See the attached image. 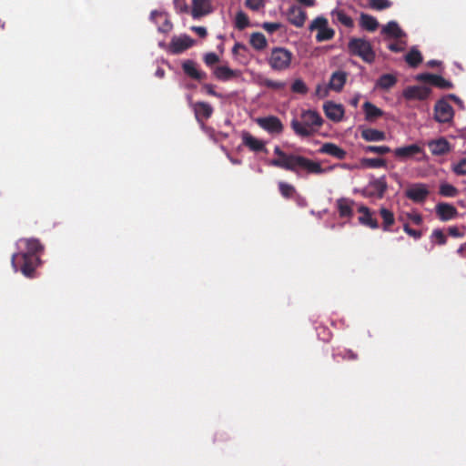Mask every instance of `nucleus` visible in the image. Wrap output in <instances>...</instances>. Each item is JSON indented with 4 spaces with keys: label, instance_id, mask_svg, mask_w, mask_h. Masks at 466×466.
Masks as SVG:
<instances>
[{
    "label": "nucleus",
    "instance_id": "nucleus-53",
    "mask_svg": "<svg viewBox=\"0 0 466 466\" xmlns=\"http://www.w3.org/2000/svg\"><path fill=\"white\" fill-rule=\"evenodd\" d=\"M448 234L453 238H461L464 233L458 227L452 226L448 228Z\"/></svg>",
    "mask_w": 466,
    "mask_h": 466
},
{
    "label": "nucleus",
    "instance_id": "nucleus-28",
    "mask_svg": "<svg viewBox=\"0 0 466 466\" xmlns=\"http://www.w3.org/2000/svg\"><path fill=\"white\" fill-rule=\"evenodd\" d=\"M431 94V88L427 86H410V99L426 100Z\"/></svg>",
    "mask_w": 466,
    "mask_h": 466
},
{
    "label": "nucleus",
    "instance_id": "nucleus-8",
    "mask_svg": "<svg viewBox=\"0 0 466 466\" xmlns=\"http://www.w3.org/2000/svg\"><path fill=\"white\" fill-rule=\"evenodd\" d=\"M415 78L418 81L431 84L441 89H451L453 87V84L451 81L443 78L441 76L439 75L422 73L417 75Z\"/></svg>",
    "mask_w": 466,
    "mask_h": 466
},
{
    "label": "nucleus",
    "instance_id": "nucleus-57",
    "mask_svg": "<svg viewBox=\"0 0 466 466\" xmlns=\"http://www.w3.org/2000/svg\"><path fill=\"white\" fill-rule=\"evenodd\" d=\"M240 49H241V50H247V47H246V46H245L244 44H242V43H239V42L236 43V44L234 45L233 48H232V54H233V55H237V54H238V50H240Z\"/></svg>",
    "mask_w": 466,
    "mask_h": 466
},
{
    "label": "nucleus",
    "instance_id": "nucleus-9",
    "mask_svg": "<svg viewBox=\"0 0 466 466\" xmlns=\"http://www.w3.org/2000/svg\"><path fill=\"white\" fill-rule=\"evenodd\" d=\"M452 106L444 99L439 100L434 107V116L436 121L440 123H448L453 117Z\"/></svg>",
    "mask_w": 466,
    "mask_h": 466
},
{
    "label": "nucleus",
    "instance_id": "nucleus-48",
    "mask_svg": "<svg viewBox=\"0 0 466 466\" xmlns=\"http://www.w3.org/2000/svg\"><path fill=\"white\" fill-rule=\"evenodd\" d=\"M339 356L345 360H357L359 358L358 354L350 349H346L343 351L339 352Z\"/></svg>",
    "mask_w": 466,
    "mask_h": 466
},
{
    "label": "nucleus",
    "instance_id": "nucleus-38",
    "mask_svg": "<svg viewBox=\"0 0 466 466\" xmlns=\"http://www.w3.org/2000/svg\"><path fill=\"white\" fill-rule=\"evenodd\" d=\"M150 16L152 19L155 18L156 16H160V17L164 18L163 25L158 27L159 32L166 34V33H168L171 31V29L173 27L172 23L166 17V15H164L163 13L154 10L151 12Z\"/></svg>",
    "mask_w": 466,
    "mask_h": 466
},
{
    "label": "nucleus",
    "instance_id": "nucleus-56",
    "mask_svg": "<svg viewBox=\"0 0 466 466\" xmlns=\"http://www.w3.org/2000/svg\"><path fill=\"white\" fill-rule=\"evenodd\" d=\"M395 156L399 157H408V146H403L395 149Z\"/></svg>",
    "mask_w": 466,
    "mask_h": 466
},
{
    "label": "nucleus",
    "instance_id": "nucleus-24",
    "mask_svg": "<svg viewBox=\"0 0 466 466\" xmlns=\"http://www.w3.org/2000/svg\"><path fill=\"white\" fill-rule=\"evenodd\" d=\"M428 147L434 156H442L450 152L451 147L449 142L441 137L437 140H432L428 143Z\"/></svg>",
    "mask_w": 466,
    "mask_h": 466
},
{
    "label": "nucleus",
    "instance_id": "nucleus-13",
    "mask_svg": "<svg viewBox=\"0 0 466 466\" xmlns=\"http://www.w3.org/2000/svg\"><path fill=\"white\" fill-rule=\"evenodd\" d=\"M438 218L441 221H449L458 217L457 208L449 203L440 202L435 207Z\"/></svg>",
    "mask_w": 466,
    "mask_h": 466
},
{
    "label": "nucleus",
    "instance_id": "nucleus-60",
    "mask_svg": "<svg viewBox=\"0 0 466 466\" xmlns=\"http://www.w3.org/2000/svg\"><path fill=\"white\" fill-rule=\"evenodd\" d=\"M420 151V148L417 145H410V156L415 155Z\"/></svg>",
    "mask_w": 466,
    "mask_h": 466
},
{
    "label": "nucleus",
    "instance_id": "nucleus-6",
    "mask_svg": "<svg viewBox=\"0 0 466 466\" xmlns=\"http://www.w3.org/2000/svg\"><path fill=\"white\" fill-rule=\"evenodd\" d=\"M328 24V19L324 16H318L310 23L309 30L311 32L318 30L316 35L317 42L329 41L334 37L335 31L329 27Z\"/></svg>",
    "mask_w": 466,
    "mask_h": 466
},
{
    "label": "nucleus",
    "instance_id": "nucleus-51",
    "mask_svg": "<svg viewBox=\"0 0 466 466\" xmlns=\"http://www.w3.org/2000/svg\"><path fill=\"white\" fill-rule=\"evenodd\" d=\"M203 89H205L206 92L212 96H216V97H219V98L222 97V95L216 92L214 89V86L211 84H204Z\"/></svg>",
    "mask_w": 466,
    "mask_h": 466
},
{
    "label": "nucleus",
    "instance_id": "nucleus-4",
    "mask_svg": "<svg viewBox=\"0 0 466 466\" xmlns=\"http://www.w3.org/2000/svg\"><path fill=\"white\" fill-rule=\"evenodd\" d=\"M347 48L350 56H359L368 64L373 63L376 58L371 44L365 38L351 37Z\"/></svg>",
    "mask_w": 466,
    "mask_h": 466
},
{
    "label": "nucleus",
    "instance_id": "nucleus-17",
    "mask_svg": "<svg viewBox=\"0 0 466 466\" xmlns=\"http://www.w3.org/2000/svg\"><path fill=\"white\" fill-rule=\"evenodd\" d=\"M323 110L326 116L334 122H339L343 118L344 108L342 105L335 104L332 101H327L323 105Z\"/></svg>",
    "mask_w": 466,
    "mask_h": 466
},
{
    "label": "nucleus",
    "instance_id": "nucleus-20",
    "mask_svg": "<svg viewBox=\"0 0 466 466\" xmlns=\"http://www.w3.org/2000/svg\"><path fill=\"white\" fill-rule=\"evenodd\" d=\"M319 152L331 156L339 160L345 159L347 156V152L343 148L330 142L324 143L319 149Z\"/></svg>",
    "mask_w": 466,
    "mask_h": 466
},
{
    "label": "nucleus",
    "instance_id": "nucleus-5",
    "mask_svg": "<svg viewBox=\"0 0 466 466\" xmlns=\"http://www.w3.org/2000/svg\"><path fill=\"white\" fill-rule=\"evenodd\" d=\"M293 59L291 51L285 47H273L268 57V63L274 71H285L290 67Z\"/></svg>",
    "mask_w": 466,
    "mask_h": 466
},
{
    "label": "nucleus",
    "instance_id": "nucleus-35",
    "mask_svg": "<svg viewBox=\"0 0 466 466\" xmlns=\"http://www.w3.org/2000/svg\"><path fill=\"white\" fill-rule=\"evenodd\" d=\"M279 190L285 198H291L296 194L295 187L284 181L279 182Z\"/></svg>",
    "mask_w": 466,
    "mask_h": 466
},
{
    "label": "nucleus",
    "instance_id": "nucleus-32",
    "mask_svg": "<svg viewBox=\"0 0 466 466\" xmlns=\"http://www.w3.org/2000/svg\"><path fill=\"white\" fill-rule=\"evenodd\" d=\"M363 110L368 121H373L383 115L382 110L370 102H365L363 104Z\"/></svg>",
    "mask_w": 466,
    "mask_h": 466
},
{
    "label": "nucleus",
    "instance_id": "nucleus-26",
    "mask_svg": "<svg viewBox=\"0 0 466 466\" xmlns=\"http://www.w3.org/2000/svg\"><path fill=\"white\" fill-rule=\"evenodd\" d=\"M381 34L388 38L393 39H398L405 35L399 25L394 21H390L384 25L381 29Z\"/></svg>",
    "mask_w": 466,
    "mask_h": 466
},
{
    "label": "nucleus",
    "instance_id": "nucleus-59",
    "mask_svg": "<svg viewBox=\"0 0 466 466\" xmlns=\"http://www.w3.org/2000/svg\"><path fill=\"white\" fill-rule=\"evenodd\" d=\"M420 236L421 231L410 228V237H413L415 239H418L420 238Z\"/></svg>",
    "mask_w": 466,
    "mask_h": 466
},
{
    "label": "nucleus",
    "instance_id": "nucleus-47",
    "mask_svg": "<svg viewBox=\"0 0 466 466\" xmlns=\"http://www.w3.org/2000/svg\"><path fill=\"white\" fill-rule=\"evenodd\" d=\"M219 61V57L216 53L210 52L204 56V62L208 66H212Z\"/></svg>",
    "mask_w": 466,
    "mask_h": 466
},
{
    "label": "nucleus",
    "instance_id": "nucleus-43",
    "mask_svg": "<svg viewBox=\"0 0 466 466\" xmlns=\"http://www.w3.org/2000/svg\"><path fill=\"white\" fill-rule=\"evenodd\" d=\"M366 153H374L378 155H385L390 152V148L387 146H366L363 147Z\"/></svg>",
    "mask_w": 466,
    "mask_h": 466
},
{
    "label": "nucleus",
    "instance_id": "nucleus-25",
    "mask_svg": "<svg viewBox=\"0 0 466 466\" xmlns=\"http://www.w3.org/2000/svg\"><path fill=\"white\" fill-rule=\"evenodd\" d=\"M213 74L220 81H228L233 77L238 76L239 72L227 66H218L213 70Z\"/></svg>",
    "mask_w": 466,
    "mask_h": 466
},
{
    "label": "nucleus",
    "instance_id": "nucleus-14",
    "mask_svg": "<svg viewBox=\"0 0 466 466\" xmlns=\"http://www.w3.org/2000/svg\"><path fill=\"white\" fill-rule=\"evenodd\" d=\"M211 0H192L191 15L198 19L212 13Z\"/></svg>",
    "mask_w": 466,
    "mask_h": 466
},
{
    "label": "nucleus",
    "instance_id": "nucleus-62",
    "mask_svg": "<svg viewBox=\"0 0 466 466\" xmlns=\"http://www.w3.org/2000/svg\"><path fill=\"white\" fill-rule=\"evenodd\" d=\"M439 65H440V62L437 61V60H430V61L427 62V66L429 67H435V66H437Z\"/></svg>",
    "mask_w": 466,
    "mask_h": 466
},
{
    "label": "nucleus",
    "instance_id": "nucleus-12",
    "mask_svg": "<svg viewBox=\"0 0 466 466\" xmlns=\"http://www.w3.org/2000/svg\"><path fill=\"white\" fill-rule=\"evenodd\" d=\"M194 45V40L188 35L180 37L174 36L169 44V51L172 54L177 55L190 48Z\"/></svg>",
    "mask_w": 466,
    "mask_h": 466
},
{
    "label": "nucleus",
    "instance_id": "nucleus-22",
    "mask_svg": "<svg viewBox=\"0 0 466 466\" xmlns=\"http://www.w3.org/2000/svg\"><path fill=\"white\" fill-rule=\"evenodd\" d=\"M348 74L344 71L334 72L329 79L328 87L333 91L340 92L347 81Z\"/></svg>",
    "mask_w": 466,
    "mask_h": 466
},
{
    "label": "nucleus",
    "instance_id": "nucleus-42",
    "mask_svg": "<svg viewBox=\"0 0 466 466\" xmlns=\"http://www.w3.org/2000/svg\"><path fill=\"white\" fill-rule=\"evenodd\" d=\"M431 241L436 243L437 245H445L446 242H447V237L446 235L444 234V232L440 229V228H436L432 231L431 233Z\"/></svg>",
    "mask_w": 466,
    "mask_h": 466
},
{
    "label": "nucleus",
    "instance_id": "nucleus-58",
    "mask_svg": "<svg viewBox=\"0 0 466 466\" xmlns=\"http://www.w3.org/2000/svg\"><path fill=\"white\" fill-rule=\"evenodd\" d=\"M410 220H411L412 222H414L415 224L419 225L421 223L422 221V218L420 215L419 214H410Z\"/></svg>",
    "mask_w": 466,
    "mask_h": 466
},
{
    "label": "nucleus",
    "instance_id": "nucleus-18",
    "mask_svg": "<svg viewBox=\"0 0 466 466\" xmlns=\"http://www.w3.org/2000/svg\"><path fill=\"white\" fill-rule=\"evenodd\" d=\"M289 22L296 27H302L307 19V13L299 6L292 5L289 7L288 14Z\"/></svg>",
    "mask_w": 466,
    "mask_h": 466
},
{
    "label": "nucleus",
    "instance_id": "nucleus-44",
    "mask_svg": "<svg viewBox=\"0 0 466 466\" xmlns=\"http://www.w3.org/2000/svg\"><path fill=\"white\" fill-rule=\"evenodd\" d=\"M362 164L367 167L377 168L386 165L385 160L380 157L376 158H365L362 160Z\"/></svg>",
    "mask_w": 466,
    "mask_h": 466
},
{
    "label": "nucleus",
    "instance_id": "nucleus-23",
    "mask_svg": "<svg viewBox=\"0 0 466 466\" xmlns=\"http://www.w3.org/2000/svg\"><path fill=\"white\" fill-rule=\"evenodd\" d=\"M358 211L360 213L359 221L361 225L369 227L370 228H379L378 220L373 217V214L370 212L369 208L365 206H360Z\"/></svg>",
    "mask_w": 466,
    "mask_h": 466
},
{
    "label": "nucleus",
    "instance_id": "nucleus-16",
    "mask_svg": "<svg viewBox=\"0 0 466 466\" xmlns=\"http://www.w3.org/2000/svg\"><path fill=\"white\" fill-rule=\"evenodd\" d=\"M192 108L195 113V117L198 123H203L208 120L213 114V107L207 102L199 101L192 104Z\"/></svg>",
    "mask_w": 466,
    "mask_h": 466
},
{
    "label": "nucleus",
    "instance_id": "nucleus-52",
    "mask_svg": "<svg viewBox=\"0 0 466 466\" xmlns=\"http://www.w3.org/2000/svg\"><path fill=\"white\" fill-rule=\"evenodd\" d=\"M328 88L325 86L318 85L315 91L316 96L320 98L326 97L328 96Z\"/></svg>",
    "mask_w": 466,
    "mask_h": 466
},
{
    "label": "nucleus",
    "instance_id": "nucleus-54",
    "mask_svg": "<svg viewBox=\"0 0 466 466\" xmlns=\"http://www.w3.org/2000/svg\"><path fill=\"white\" fill-rule=\"evenodd\" d=\"M191 30L201 38H205L208 35V31L204 26H192Z\"/></svg>",
    "mask_w": 466,
    "mask_h": 466
},
{
    "label": "nucleus",
    "instance_id": "nucleus-10",
    "mask_svg": "<svg viewBox=\"0 0 466 466\" xmlns=\"http://www.w3.org/2000/svg\"><path fill=\"white\" fill-rule=\"evenodd\" d=\"M387 189V183L383 177L371 180L364 188L363 195L370 198H381Z\"/></svg>",
    "mask_w": 466,
    "mask_h": 466
},
{
    "label": "nucleus",
    "instance_id": "nucleus-3",
    "mask_svg": "<svg viewBox=\"0 0 466 466\" xmlns=\"http://www.w3.org/2000/svg\"><path fill=\"white\" fill-rule=\"evenodd\" d=\"M323 119L315 110H303L300 114V120L293 118L290 127L294 133L300 137H312L322 126Z\"/></svg>",
    "mask_w": 466,
    "mask_h": 466
},
{
    "label": "nucleus",
    "instance_id": "nucleus-2",
    "mask_svg": "<svg viewBox=\"0 0 466 466\" xmlns=\"http://www.w3.org/2000/svg\"><path fill=\"white\" fill-rule=\"evenodd\" d=\"M274 153L279 157L271 159L269 162L270 166L291 171L297 175H299L300 170H304L308 174L315 175L323 174L325 172L320 163L303 156L287 154L278 146L275 147Z\"/></svg>",
    "mask_w": 466,
    "mask_h": 466
},
{
    "label": "nucleus",
    "instance_id": "nucleus-33",
    "mask_svg": "<svg viewBox=\"0 0 466 466\" xmlns=\"http://www.w3.org/2000/svg\"><path fill=\"white\" fill-rule=\"evenodd\" d=\"M332 16L336 19V21L348 28H352L354 26L353 19L349 16L343 10H334L332 12Z\"/></svg>",
    "mask_w": 466,
    "mask_h": 466
},
{
    "label": "nucleus",
    "instance_id": "nucleus-40",
    "mask_svg": "<svg viewBox=\"0 0 466 466\" xmlns=\"http://www.w3.org/2000/svg\"><path fill=\"white\" fill-rule=\"evenodd\" d=\"M380 216L383 219V228L387 230L394 223L393 213L387 208H381Z\"/></svg>",
    "mask_w": 466,
    "mask_h": 466
},
{
    "label": "nucleus",
    "instance_id": "nucleus-50",
    "mask_svg": "<svg viewBox=\"0 0 466 466\" xmlns=\"http://www.w3.org/2000/svg\"><path fill=\"white\" fill-rule=\"evenodd\" d=\"M261 27L264 30H266L268 33L272 34L281 27V24L280 23L264 22L261 25Z\"/></svg>",
    "mask_w": 466,
    "mask_h": 466
},
{
    "label": "nucleus",
    "instance_id": "nucleus-41",
    "mask_svg": "<svg viewBox=\"0 0 466 466\" xmlns=\"http://www.w3.org/2000/svg\"><path fill=\"white\" fill-rule=\"evenodd\" d=\"M291 91L299 95H306L309 91L308 86L304 83V81L300 78L294 80L291 85Z\"/></svg>",
    "mask_w": 466,
    "mask_h": 466
},
{
    "label": "nucleus",
    "instance_id": "nucleus-34",
    "mask_svg": "<svg viewBox=\"0 0 466 466\" xmlns=\"http://www.w3.org/2000/svg\"><path fill=\"white\" fill-rule=\"evenodd\" d=\"M361 5L376 11H381L390 8L391 2L390 0H368L367 5L361 4Z\"/></svg>",
    "mask_w": 466,
    "mask_h": 466
},
{
    "label": "nucleus",
    "instance_id": "nucleus-36",
    "mask_svg": "<svg viewBox=\"0 0 466 466\" xmlns=\"http://www.w3.org/2000/svg\"><path fill=\"white\" fill-rule=\"evenodd\" d=\"M439 193L442 197L454 198L458 195L459 190L451 184L441 183L440 185Z\"/></svg>",
    "mask_w": 466,
    "mask_h": 466
},
{
    "label": "nucleus",
    "instance_id": "nucleus-46",
    "mask_svg": "<svg viewBox=\"0 0 466 466\" xmlns=\"http://www.w3.org/2000/svg\"><path fill=\"white\" fill-rule=\"evenodd\" d=\"M263 85L266 87L270 88V89H274V90H281L286 86V84L284 82L274 81V80H271V79H265L263 81Z\"/></svg>",
    "mask_w": 466,
    "mask_h": 466
},
{
    "label": "nucleus",
    "instance_id": "nucleus-19",
    "mask_svg": "<svg viewBox=\"0 0 466 466\" xmlns=\"http://www.w3.org/2000/svg\"><path fill=\"white\" fill-rule=\"evenodd\" d=\"M183 72L192 79L201 81L207 78V73L198 68L195 61L187 59L182 64Z\"/></svg>",
    "mask_w": 466,
    "mask_h": 466
},
{
    "label": "nucleus",
    "instance_id": "nucleus-49",
    "mask_svg": "<svg viewBox=\"0 0 466 466\" xmlns=\"http://www.w3.org/2000/svg\"><path fill=\"white\" fill-rule=\"evenodd\" d=\"M264 5V0H246V6L253 11H258Z\"/></svg>",
    "mask_w": 466,
    "mask_h": 466
},
{
    "label": "nucleus",
    "instance_id": "nucleus-1",
    "mask_svg": "<svg viewBox=\"0 0 466 466\" xmlns=\"http://www.w3.org/2000/svg\"><path fill=\"white\" fill-rule=\"evenodd\" d=\"M25 251L12 256L11 263L15 271H21L27 278H33L36 267L41 263L40 255L44 251V245L37 238H21Z\"/></svg>",
    "mask_w": 466,
    "mask_h": 466
},
{
    "label": "nucleus",
    "instance_id": "nucleus-63",
    "mask_svg": "<svg viewBox=\"0 0 466 466\" xmlns=\"http://www.w3.org/2000/svg\"><path fill=\"white\" fill-rule=\"evenodd\" d=\"M156 76L159 78L164 77L165 76V70L163 68H157L156 71Z\"/></svg>",
    "mask_w": 466,
    "mask_h": 466
},
{
    "label": "nucleus",
    "instance_id": "nucleus-64",
    "mask_svg": "<svg viewBox=\"0 0 466 466\" xmlns=\"http://www.w3.org/2000/svg\"><path fill=\"white\" fill-rule=\"evenodd\" d=\"M465 248H466V243L461 245L460 248L457 249V253L460 255H463Z\"/></svg>",
    "mask_w": 466,
    "mask_h": 466
},
{
    "label": "nucleus",
    "instance_id": "nucleus-55",
    "mask_svg": "<svg viewBox=\"0 0 466 466\" xmlns=\"http://www.w3.org/2000/svg\"><path fill=\"white\" fill-rule=\"evenodd\" d=\"M388 48L393 52L404 51V45L399 42L390 43Z\"/></svg>",
    "mask_w": 466,
    "mask_h": 466
},
{
    "label": "nucleus",
    "instance_id": "nucleus-29",
    "mask_svg": "<svg viewBox=\"0 0 466 466\" xmlns=\"http://www.w3.org/2000/svg\"><path fill=\"white\" fill-rule=\"evenodd\" d=\"M249 44L257 51L264 50L268 46L267 38L259 32L252 33L250 35Z\"/></svg>",
    "mask_w": 466,
    "mask_h": 466
},
{
    "label": "nucleus",
    "instance_id": "nucleus-45",
    "mask_svg": "<svg viewBox=\"0 0 466 466\" xmlns=\"http://www.w3.org/2000/svg\"><path fill=\"white\" fill-rule=\"evenodd\" d=\"M451 170L457 176H465L466 175V157L459 160L458 163L453 164L451 167Z\"/></svg>",
    "mask_w": 466,
    "mask_h": 466
},
{
    "label": "nucleus",
    "instance_id": "nucleus-39",
    "mask_svg": "<svg viewBox=\"0 0 466 466\" xmlns=\"http://www.w3.org/2000/svg\"><path fill=\"white\" fill-rule=\"evenodd\" d=\"M423 58L420 52L418 50L416 46H412L410 48V67H417L421 62Z\"/></svg>",
    "mask_w": 466,
    "mask_h": 466
},
{
    "label": "nucleus",
    "instance_id": "nucleus-11",
    "mask_svg": "<svg viewBox=\"0 0 466 466\" xmlns=\"http://www.w3.org/2000/svg\"><path fill=\"white\" fill-rule=\"evenodd\" d=\"M242 145L247 147L252 152H267L266 144L264 141L255 137L248 131L241 133Z\"/></svg>",
    "mask_w": 466,
    "mask_h": 466
},
{
    "label": "nucleus",
    "instance_id": "nucleus-15",
    "mask_svg": "<svg viewBox=\"0 0 466 466\" xmlns=\"http://www.w3.org/2000/svg\"><path fill=\"white\" fill-rule=\"evenodd\" d=\"M430 194L427 185L422 183L410 184V199L416 203H422Z\"/></svg>",
    "mask_w": 466,
    "mask_h": 466
},
{
    "label": "nucleus",
    "instance_id": "nucleus-31",
    "mask_svg": "<svg viewBox=\"0 0 466 466\" xmlns=\"http://www.w3.org/2000/svg\"><path fill=\"white\" fill-rule=\"evenodd\" d=\"M397 83V78L391 74H384L382 75L376 82V88H380L382 90H388L395 86Z\"/></svg>",
    "mask_w": 466,
    "mask_h": 466
},
{
    "label": "nucleus",
    "instance_id": "nucleus-30",
    "mask_svg": "<svg viewBox=\"0 0 466 466\" xmlns=\"http://www.w3.org/2000/svg\"><path fill=\"white\" fill-rule=\"evenodd\" d=\"M361 137L366 141H383L386 138V134L373 128H365L361 130Z\"/></svg>",
    "mask_w": 466,
    "mask_h": 466
},
{
    "label": "nucleus",
    "instance_id": "nucleus-27",
    "mask_svg": "<svg viewBox=\"0 0 466 466\" xmlns=\"http://www.w3.org/2000/svg\"><path fill=\"white\" fill-rule=\"evenodd\" d=\"M360 26L366 31L374 32L379 27V22L374 16L361 13L360 15Z\"/></svg>",
    "mask_w": 466,
    "mask_h": 466
},
{
    "label": "nucleus",
    "instance_id": "nucleus-61",
    "mask_svg": "<svg viewBox=\"0 0 466 466\" xmlns=\"http://www.w3.org/2000/svg\"><path fill=\"white\" fill-rule=\"evenodd\" d=\"M299 4L304 5L306 6H313L315 5V0H297Z\"/></svg>",
    "mask_w": 466,
    "mask_h": 466
},
{
    "label": "nucleus",
    "instance_id": "nucleus-7",
    "mask_svg": "<svg viewBox=\"0 0 466 466\" xmlns=\"http://www.w3.org/2000/svg\"><path fill=\"white\" fill-rule=\"evenodd\" d=\"M257 124L269 134L279 135L283 131V124L280 119L275 116L258 117L256 119Z\"/></svg>",
    "mask_w": 466,
    "mask_h": 466
},
{
    "label": "nucleus",
    "instance_id": "nucleus-21",
    "mask_svg": "<svg viewBox=\"0 0 466 466\" xmlns=\"http://www.w3.org/2000/svg\"><path fill=\"white\" fill-rule=\"evenodd\" d=\"M353 206L354 201L347 198H340L336 201V207L340 218H351L353 216Z\"/></svg>",
    "mask_w": 466,
    "mask_h": 466
},
{
    "label": "nucleus",
    "instance_id": "nucleus-37",
    "mask_svg": "<svg viewBox=\"0 0 466 466\" xmlns=\"http://www.w3.org/2000/svg\"><path fill=\"white\" fill-rule=\"evenodd\" d=\"M248 25H249L248 16L243 11H241V10L238 11L236 14V17H235V27L238 30H244Z\"/></svg>",
    "mask_w": 466,
    "mask_h": 466
}]
</instances>
